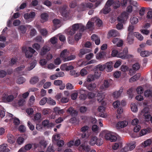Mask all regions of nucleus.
<instances>
[{
    "instance_id": "29",
    "label": "nucleus",
    "mask_w": 152,
    "mask_h": 152,
    "mask_svg": "<svg viewBox=\"0 0 152 152\" xmlns=\"http://www.w3.org/2000/svg\"><path fill=\"white\" fill-rule=\"evenodd\" d=\"M97 140V137L96 136H92L89 141V144L91 145H94L96 143V140Z\"/></svg>"
},
{
    "instance_id": "38",
    "label": "nucleus",
    "mask_w": 152,
    "mask_h": 152,
    "mask_svg": "<svg viewBox=\"0 0 152 152\" xmlns=\"http://www.w3.org/2000/svg\"><path fill=\"white\" fill-rule=\"evenodd\" d=\"M91 21H95L96 24L99 26H100L102 24V20L99 19L97 18H92L91 19Z\"/></svg>"
},
{
    "instance_id": "11",
    "label": "nucleus",
    "mask_w": 152,
    "mask_h": 152,
    "mask_svg": "<svg viewBox=\"0 0 152 152\" xmlns=\"http://www.w3.org/2000/svg\"><path fill=\"white\" fill-rule=\"evenodd\" d=\"M119 35V33L117 31L114 29L110 31L107 34V37L109 38L111 37H115Z\"/></svg>"
},
{
    "instance_id": "39",
    "label": "nucleus",
    "mask_w": 152,
    "mask_h": 152,
    "mask_svg": "<svg viewBox=\"0 0 152 152\" xmlns=\"http://www.w3.org/2000/svg\"><path fill=\"white\" fill-rule=\"evenodd\" d=\"M127 40V42L129 44H132L133 43L134 39L133 38L132 35L131 33H129L128 35Z\"/></svg>"
},
{
    "instance_id": "62",
    "label": "nucleus",
    "mask_w": 152,
    "mask_h": 152,
    "mask_svg": "<svg viewBox=\"0 0 152 152\" xmlns=\"http://www.w3.org/2000/svg\"><path fill=\"white\" fill-rule=\"evenodd\" d=\"M60 22L61 21L60 20L57 19H55L53 21V23L54 25L55 26H58V27L60 26Z\"/></svg>"
},
{
    "instance_id": "17",
    "label": "nucleus",
    "mask_w": 152,
    "mask_h": 152,
    "mask_svg": "<svg viewBox=\"0 0 152 152\" xmlns=\"http://www.w3.org/2000/svg\"><path fill=\"white\" fill-rule=\"evenodd\" d=\"M37 28L43 36L46 37L48 35L47 30L45 28L41 29V26L39 25L36 26Z\"/></svg>"
},
{
    "instance_id": "21",
    "label": "nucleus",
    "mask_w": 152,
    "mask_h": 152,
    "mask_svg": "<svg viewBox=\"0 0 152 152\" xmlns=\"http://www.w3.org/2000/svg\"><path fill=\"white\" fill-rule=\"evenodd\" d=\"M106 53L104 51L100 52L96 55V58L98 60H101L104 58L106 56Z\"/></svg>"
},
{
    "instance_id": "28",
    "label": "nucleus",
    "mask_w": 152,
    "mask_h": 152,
    "mask_svg": "<svg viewBox=\"0 0 152 152\" xmlns=\"http://www.w3.org/2000/svg\"><path fill=\"white\" fill-rule=\"evenodd\" d=\"M40 17L41 22H44L48 20L49 15L47 13H43L41 14Z\"/></svg>"
},
{
    "instance_id": "16",
    "label": "nucleus",
    "mask_w": 152,
    "mask_h": 152,
    "mask_svg": "<svg viewBox=\"0 0 152 152\" xmlns=\"http://www.w3.org/2000/svg\"><path fill=\"white\" fill-rule=\"evenodd\" d=\"M84 26L80 23L75 24L72 26V28L75 30V31L79 28H80L81 30L83 31L84 30Z\"/></svg>"
},
{
    "instance_id": "47",
    "label": "nucleus",
    "mask_w": 152,
    "mask_h": 152,
    "mask_svg": "<svg viewBox=\"0 0 152 152\" xmlns=\"http://www.w3.org/2000/svg\"><path fill=\"white\" fill-rule=\"evenodd\" d=\"M66 34L68 35H72L74 34L75 32V30H74L72 28H69L67 29L66 31Z\"/></svg>"
},
{
    "instance_id": "1",
    "label": "nucleus",
    "mask_w": 152,
    "mask_h": 152,
    "mask_svg": "<svg viewBox=\"0 0 152 152\" xmlns=\"http://www.w3.org/2000/svg\"><path fill=\"white\" fill-rule=\"evenodd\" d=\"M113 6L114 9H116L120 6V3L119 1L115 2L113 0H108L101 12H102L105 14L108 13L110 11V6Z\"/></svg>"
},
{
    "instance_id": "10",
    "label": "nucleus",
    "mask_w": 152,
    "mask_h": 152,
    "mask_svg": "<svg viewBox=\"0 0 152 152\" xmlns=\"http://www.w3.org/2000/svg\"><path fill=\"white\" fill-rule=\"evenodd\" d=\"M50 50V48L49 46L46 45H45L41 50L40 54L41 56H44Z\"/></svg>"
},
{
    "instance_id": "12",
    "label": "nucleus",
    "mask_w": 152,
    "mask_h": 152,
    "mask_svg": "<svg viewBox=\"0 0 152 152\" xmlns=\"http://www.w3.org/2000/svg\"><path fill=\"white\" fill-rule=\"evenodd\" d=\"M35 16V13L34 12H31L29 13H26L24 15V17L26 20L30 19L29 22L32 20Z\"/></svg>"
},
{
    "instance_id": "36",
    "label": "nucleus",
    "mask_w": 152,
    "mask_h": 152,
    "mask_svg": "<svg viewBox=\"0 0 152 152\" xmlns=\"http://www.w3.org/2000/svg\"><path fill=\"white\" fill-rule=\"evenodd\" d=\"M37 63L36 60H34L30 64V66L26 68L28 71H30L33 69Z\"/></svg>"
},
{
    "instance_id": "55",
    "label": "nucleus",
    "mask_w": 152,
    "mask_h": 152,
    "mask_svg": "<svg viewBox=\"0 0 152 152\" xmlns=\"http://www.w3.org/2000/svg\"><path fill=\"white\" fill-rule=\"evenodd\" d=\"M94 21H89L86 25V28L88 29H91L94 26Z\"/></svg>"
},
{
    "instance_id": "49",
    "label": "nucleus",
    "mask_w": 152,
    "mask_h": 152,
    "mask_svg": "<svg viewBox=\"0 0 152 152\" xmlns=\"http://www.w3.org/2000/svg\"><path fill=\"white\" fill-rule=\"evenodd\" d=\"M39 80L38 77H35L32 78L30 80V83L31 84H35Z\"/></svg>"
},
{
    "instance_id": "18",
    "label": "nucleus",
    "mask_w": 152,
    "mask_h": 152,
    "mask_svg": "<svg viewBox=\"0 0 152 152\" xmlns=\"http://www.w3.org/2000/svg\"><path fill=\"white\" fill-rule=\"evenodd\" d=\"M67 7L66 6H65L64 8H61L59 9V12L61 14L64 16L66 17V18L69 19V18L71 17L70 14H66V9Z\"/></svg>"
},
{
    "instance_id": "59",
    "label": "nucleus",
    "mask_w": 152,
    "mask_h": 152,
    "mask_svg": "<svg viewBox=\"0 0 152 152\" xmlns=\"http://www.w3.org/2000/svg\"><path fill=\"white\" fill-rule=\"evenodd\" d=\"M94 76L93 75H89L87 76V81L89 82L93 81L94 80Z\"/></svg>"
},
{
    "instance_id": "19",
    "label": "nucleus",
    "mask_w": 152,
    "mask_h": 152,
    "mask_svg": "<svg viewBox=\"0 0 152 152\" xmlns=\"http://www.w3.org/2000/svg\"><path fill=\"white\" fill-rule=\"evenodd\" d=\"M69 52L67 49L64 50L61 53L60 56L64 62L65 61V59L69 55Z\"/></svg>"
},
{
    "instance_id": "35",
    "label": "nucleus",
    "mask_w": 152,
    "mask_h": 152,
    "mask_svg": "<svg viewBox=\"0 0 152 152\" xmlns=\"http://www.w3.org/2000/svg\"><path fill=\"white\" fill-rule=\"evenodd\" d=\"M130 21L132 24H136L138 22V18L134 16H132L130 18Z\"/></svg>"
},
{
    "instance_id": "51",
    "label": "nucleus",
    "mask_w": 152,
    "mask_h": 152,
    "mask_svg": "<svg viewBox=\"0 0 152 152\" xmlns=\"http://www.w3.org/2000/svg\"><path fill=\"white\" fill-rule=\"evenodd\" d=\"M117 113L118 114V115H117V118H119L121 117V114L123 112V109L121 107H119L117 110Z\"/></svg>"
},
{
    "instance_id": "53",
    "label": "nucleus",
    "mask_w": 152,
    "mask_h": 152,
    "mask_svg": "<svg viewBox=\"0 0 152 152\" xmlns=\"http://www.w3.org/2000/svg\"><path fill=\"white\" fill-rule=\"evenodd\" d=\"M25 66L24 65H22L21 66L18 67L15 69V71L17 73L20 74H21L22 71L24 69Z\"/></svg>"
},
{
    "instance_id": "58",
    "label": "nucleus",
    "mask_w": 152,
    "mask_h": 152,
    "mask_svg": "<svg viewBox=\"0 0 152 152\" xmlns=\"http://www.w3.org/2000/svg\"><path fill=\"white\" fill-rule=\"evenodd\" d=\"M18 29L20 32L24 34L26 32V28L24 26H21L18 27Z\"/></svg>"
},
{
    "instance_id": "44",
    "label": "nucleus",
    "mask_w": 152,
    "mask_h": 152,
    "mask_svg": "<svg viewBox=\"0 0 152 152\" xmlns=\"http://www.w3.org/2000/svg\"><path fill=\"white\" fill-rule=\"evenodd\" d=\"M47 102L48 103V98L45 97L40 100L39 102V104L41 106L44 105Z\"/></svg>"
},
{
    "instance_id": "4",
    "label": "nucleus",
    "mask_w": 152,
    "mask_h": 152,
    "mask_svg": "<svg viewBox=\"0 0 152 152\" xmlns=\"http://www.w3.org/2000/svg\"><path fill=\"white\" fill-rule=\"evenodd\" d=\"M14 99L13 96L12 95H9L8 92L4 93L2 97V100L4 102H11Z\"/></svg>"
},
{
    "instance_id": "61",
    "label": "nucleus",
    "mask_w": 152,
    "mask_h": 152,
    "mask_svg": "<svg viewBox=\"0 0 152 152\" xmlns=\"http://www.w3.org/2000/svg\"><path fill=\"white\" fill-rule=\"evenodd\" d=\"M144 94L145 97L152 96V91L146 90Z\"/></svg>"
},
{
    "instance_id": "43",
    "label": "nucleus",
    "mask_w": 152,
    "mask_h": 152,
    "mask_svg": "<svg viewBox=\"0 0 152 152\" xmlns=\"http://www.w3.org/2000/svg\"><path fill=\"white\" fill-rule=\"evenodd\" d=\"M131 110L134 113H135L138 111V108L137 106L134 103H132L131 104Z\"/></svg>"
},
{
    "instance_id": "56",
    "label": "nucleus",
    "mask_w": 152,
    "mask_h": 152,
    "mask_svg": "<svg viewBox=\"0 0 152 152\" xmlns=\"http://www.w3.org/2000/svg\"><path fill=\"white\" fill-rule=\"evenodd\" d=\"M87 50L88 49H86L83 48L80 49L79 54V56L81 57L83 55L87 53Z\"/></svg>"
},
{
    "instance_id": "9",
    "label": "nucleus",
    "mask_w": 152,
    "mask_h": 152,
    "mask_svg": "<svg viewBox=\"0 0 152 152\" xmlns=\"http://www.w3.org/2000/svg\"><path fill=\"white\" fill-rule=\"evenodd\" d=\"M74 68L73 66L71 65H69L68 63H65L61 65L60 69L62 70L69 71L73 69Z\"/></svg>"
},
{
    "instance_id": "6",
    "label": "nucleus",
    "mask_w": 152,
    "mask_h": 152,
    "mask_svg": "<svg viewBox=\"0 0 152 152\" xmlns=\"http://www.w3.org/2000/svg\"><path fill=\"white\" fill-rule=\"evenodd\" d=\"M34 54L36 55L37 54V53L31 47H29L28 50H26L25 52L26 57L27 58H30L31 57L33 54Z\"/></svg>"
},
{
    "instance_id": "24",
    "label": "nucleus",
    "mask_w": 152,
    "mask_h": 152,
    "mask_svg": "<svg viewBox=\"0 0 152 152\" xmlns=\"http://www.w3.org/2000/svg\"><path fill=\"white\" fill-rule=\"evenodd\" d=\"M78 93L80 94L79 97L80 99L85 100L86 98V91L82 89H80L78 91Z\"/></svg>"
},
{
    "instance_id": "33",
    "label": "nucleus",
    "mask_w": 152,
    "mask_h": 152,
    "mask_svg": "<svg viewBox=\"0 0 152 152\" xmlns=\"http://www.w3.org/2000/svg\"><path fill=\"white\" fill-rule=\"evenodd\" d=\"M140 76V74L139 73L137 74L136 75L132 77L129 80L130 82H133L138 80Z\"/></svg>"
},
{
    "instance_id": "20",
    "label": "nucleus",
    "mask_w": 152,
    "mask_h": 152,
    "mask_svg": "<svg viewBox=\"0 0 152 152\" xmlns=\"http://www.w3.org/2000/svg\"><path fill=\"white\" fill-rule=\"evenodd\" d=\"M123 90V88L121 87L118 91L114 92L113 94L114 98L117 99L121 96Z\"/></svg>"
},
{
    "instance_id": "23",
    "label": "nucleus",
    "mask_w": 152,
    "mask_h": 152,
    "mask_svg": "<svg viewBox=\"0 0 152 152\" xmlns=\"http://www.w3.org/2000/svg\"><path fill=\"white\" fill-rule=\"evenodd\" d=\"M83 85L84 86L86 87L90 91L93 90L96 86V84L95 83H91L87 86L86 82L84 83Z\"/></svg>"
},
{
    "instance_id": "31",
    "label": "nucleus",
    "mask_w": 152,
    "mask_h": 152,
    "mask_svg": "<svg viewBox=\"0 0 152 152\" xmlns=\"http://www.w3.org/2000/svg\"><path fill=\"white\" fill-rule=\"evenodd\" d=\"M67 112L71 114L72 116H76L77 115L78 113L77 111L74 110L72 107H70L68 109Z\"/></svg>"
},
{
    "instance_id": "2",
    "label": "nucleus",
    "mask_w": 152,
    "mask_h": 152,
    "mask_svg": "<svg viewBox=\"0 0 152 152\" xmlns=\"http://www.w3.org/2000/svg\"><path fill=\"white\" fill-rule=\"evenodd\" d=\"M101 134L106 140H109L111 142H115L117 140V137L110 131L107 130L103 131Z\"/></svg>"
},
{
    "instance_id": "7",
    "label": "nucleus",
    "mask_w": 152,
    "mask_h": 152,
    "mask_svg": "<svg viewBox=\"0 0 152 152\" xmlns=\"http://www.w3.org/2000/svg\"><path fill=\"white\" fill-rule=\"evenodd\" d=\"M141 115H143L144 116L145 118L147 121L149 120L151 118V116L149 113V110L147 108H145L141 111L140 113Z\"/></svg>"
},
{
    "instance_id": "26",
    "label": "nucleus",
    "mask_w": 152,
    "mask_h": 152,
    "mask_svg": "<svg viewBox=\"0 0 152 152\" xmlns=\"http://www.w3.org/2000/svg\"><path fill=\"white\" fill-rule=\"evenodd\" d=\"M8 142L11 144L14 143L15 142V138L12 134L9 133L7 135Z\"/></svg>"
},
{
    "instance_id": "45",
    "label": "nucleus",
    "mask_w": 152,
    "mask_h": 152,
    "mask_svg": "<svg viewBox=\"0 0 152 152\" xmlns=\"http://www.w3.org/2000/svg\"><path fill=\"white\" fill-rule=\"evenodd\" d=\"M144 90V86H139L136 89V91L137 94H141L143 92Z\"/></svg>"
},
{
    "instance_id": "37",
    "label": "nucleus",
    "mask_w": 152,
    "mask_h": 152,
    "mask_svg": "<svg viewBox=\"0 0 152 152\" xmlns=\"http://www.w3.org/2000/svg\"><path fill=\"white\" fill-rule=\"evenodd\" d=\"M105 95L103 93H99L97 94V100L99 102H101L104 98Z\"/></svg>"
},
{
    "instance_id": "15",
    "label": "nucleus",
    "mask_w": 152,
    "mask_h": 152,
    "mask_svg": "<svg viewBox=\"0 0 152 152\" xmlns=\"http://www.w3.org/2000/svg\"><path fill=\"white\" fill-rule=\"evenodd\" d=\"M105 69L108 72H110L113 70L112 63L111 62H109L106 63L104 64Z\"/></svg>"
},
{
    "instance_id": "64",
    "label": "nucleus",
    "mask_w": 152,
    "mask_h": 152,
    "mask_svg": "<svg viewBox=\"0 0 152 152\" xmlns=\"http://www.w3.org/2000/svg\"><path fill=\"white\" fill-rule=\"evenodd\" d=\"M34 112L33 109L32 108H29L26 110V113L28 115H32L34 113Z\"/></svg>"
},
{
    "instance_id": "25",
    "label": "nucleus",
    "mask_w": 152,
    "mask_h": 152,
    "mask_svg": "<svg viewBox=\"0 0 152 152\" xmlns=\"http://www.w3.org/2000/svg\"><path fill=\"white\" fill-rule=\"evenodd\" d=\"M89 127L87 126H85L82 127L81 129V132L83 133L82 134V137L83 138H85L86 136V132L88 130Z\"/></svg>"
},
{
    "instance_id": "3",
    "label": "nucleus",
    "mask_w": 152,
    "mask_h": 152,
    "mask_svg": "<svg viewBox=\"0 0 152 152\" xmlns=\"http://www.w3.org/2000/svg\"><path fill=\"white\" fill-rule=\"evenodd\" d=\"M93 7L92 3L90 2H85L82 3L78 8V11H83L85 10L87 8L91 9Z\"/></svg>"
},
{
    "instance_id": "50",
    "label": "nucleus",
    "mask_w": 152,
    "mask_h": 152,
    "mask_svg": "<svg viewBox=\"0 0 152 152\" xmlns=\"http://www.w3.org/2000/svg\"><path fill=\"white\" fill-rule=\"evenodd\" d=\"M48 104L50 105H54L56 104V102L51 98L49 97L48 98Z\"/></svg>"
},
{
    "instance_id": "27",
    "label": "nucleus",
    "mask_w": 152,
    "mask_h": 152,
    "mask_svg": "<svg viewBox=\"0 0 152 152\" xmlns=\"http://www.w3.org/2000/svg\"><path fill=\"white\" fill-rule=\"evenodd\" d=\"M110 86V84L108 80H104L103 83L100 87V89L103 91L105 90Z\"/></svg>"
},
{
    "instance_id": "41",
    "label": "nucleus",
    "mask_w": 152,
    "mask_h": 152,
    "mask_svg": "<svg viewBox=\"0 0 152 152\" xmlns=\"http://www.w3.org/2000/svg\"><path fill=\"white\" fill-rule=\"evenodd\" d=\"M151 142V140L148 139L142 143V146L143 147L145 148L150 145Z\"/></svg>"
},
{
    "instance_id": "34",
    "label": "nucleus",
    "mask_w": 152,
    "mask_h": 152,
    "mask_svg": "<svg viewBox=\"0 0 152 152\" xmlns=\"http://www.w3.org/2000/svg\"><path fill=\"white\" fill-rule=\"evenodd\" d=\"M118 51L116 50H113L112 52L111 56L113 57H116L118 58H123V56L121 55V54H118Z\"/></svg>"
},
{
    "instance_id": "30",
    "label": "nucleus",
    "mask_w": 152,
    "mask_h": 152,
    "mask_svg": "<svg viewBox=\"0 0 152 152\" xmlns=\"http://www.w3.org/2000/svg\"><path fill=\"white\" fill-rule=\"evenodd\" d=\"M150 132V129L148 128L144 129H142L140 132V135L142 136Z\"/></svg>"
},
{
    "instance_id": "52",
    "label": "nucleus",
    "mask_w": 152,
    "mask_h": 152,
    "mask_svg": "<svg viewBox=\"0 0 152 152\" xmlns=\"http://www.w3.org/2000/svg\"><path fill=\"white\" fill-rule=\"evenodd\" d=\"M76 58V56L74 55H71L69 56H68L65 59V62L66 61H69L72 60Z\"/></svg>"
},
{
    "instance_id": "8",
    "label": "nucleus",
    "mask_w": 152,
    "mask_h": 152,
    "mask_svg": "<svg viewBox=\"0 0 152 152\" xmlns=\"http://www.w3.org/2000/svg\"><path fill=\"white\" fill-rule=\"evenodd\" d=\"M128 17V14L126 12H124L117 19L119 21L124 23L125 20H127Z\"/></svg>"
},
{
    "instance_id": "48",
    "label": "nucleus",
    "mask_w": 152,
    "mask_h": 152,
    "mask_svg": "<svg viewBox=\"0 0 152 152\" xmlns=\"http://www.w3.org/2000/svg\"><path fill=\"white\" fill-rule=\"evenodd\" d=\"M150 54V52L148 51H143L140 53V56L144 57L149 56Z\"/></svg>"
},
{
    "instance_id": "60",
    "label": "nucleus",
    "mask_w": 152,
    "mask_h": 152,
    "mask_svg": "<svg viewBox=\"0 0 152 152\" xmlns=\"http://www.w3.org/2000/svg\"><path fill=\"white\" fill-rule=\"evenodd\" d=\"M25 79L23 77H20L17 80V82L19 84H22L25 82Z\"/></svg>"
},
{
    "instance_id": "42",
    "label": "nucleus",
    "mask_w": 152,
    "mask_h": 152,
    "mask_svg": "<svg viewBox=\"0 0 152 152\" xmlns=\"http://www.w3.org/2000/svg\"><path fill=\"white\" fill-rule=\"evenodd\" d=\"M91 2H96L93 9H95L98 7L101 3L102 0H89Z\"/></svg>"
},
{
    "instance_id": "5",
    "label": "nucleus",
    "mask_w": 152,
    "mask_h": 152,
    "mask_svg": "<svg viewBox=\"0 0 152 152\" xmlns=\"http://www.w3.org/2000/svg\"><path fill=\"white\" fill-rule=\"evenodd\" d=\"M13 115L10 114L8 113L7 115V116L8 117L10 118H7L5 120L6 122H8L9 120H13V123L15 125H18L20 123V121L18 118H12Z\"/></svg>"
},
{
    "instance_id": "13",
    "label": "nucleus",
    "mask_w": 152,
    "mask_h": 152,
    "mask_svg": "<svg viewBox=\"0 0 152 152\" xmlns=\"http://www.w3.org/2000/svg\"><path fill=\"white\" fill-rule=\"evenodd\" d=\"M42 125L44 127L48 128H51L55 126V124L52 123H49L48 120H45L42 121Z\"/></svg>"
},
{
    "instance_id": "14",
    "label": "nucleus",
    "mask_w": 152,
    "mask_h": 152,
    "mask_svg": "<svg viewBox=\"0 0 152 152\" xmlns=\"http://www.w3.org/2000/svg\"><path fill=\"white\" fill-rule=\"evenodd\" d=\"M128 123L126 121H123L118 122L116 125V127L117 129L120 128H124L126 127L128 124Z\"/></svg>"
},
{
    "instance_id": "63",
    "label": "nucleus",
    "mask_w": 152,
    "mask_h": 152,
    "mask_svg": "<svg viewBox=\"0 0 152 152\" xmlns=\"http://www.w3.org/2000/svg\"><path fill=\"white\" fill-rule=\"evenodd\" d=\"M140 67V65L138 63H136L133 65L132 68L134 70L137 71L138 70Z\"/></svg>"
},
{
    "instance_id": "32",
    "label": "nucleus",
    "mask_w": 152,
    "mask_h": 152,
    "mask_svg": "<svg viewBox=\"0 0 152 152\" xmlns=\"http://www.w3.org/2000/svg\"><path fill=\"white\" fill-rule=\"evenodd\" d=\"M95 69L96 70L101 71H103L105 69L104 64H99L95 66Z\"/></svg>"
},
{
    "instance_id": "54",
    "label": "nucleus",
    "mask_w": 152,
    "mask_h": 152,
    "mask_svg": "<svg viewBox=\"0 0 152 152\" xmlns=\"http://www.w3.org/2000/svg\"><path fill=\"white\" fill-rule=\"evenodd\" d=\"M41 114L37 113L35 114L34 116V121H38L40 119L41 117Z\"/></svg>"
},
{
    "instance_id": "57",
    "label": "nucleus",
    "mask_w": 152,
    "mask_h": 152,
    "mask_svg": "<svg viewBox=\"0 0 152 152\" xmlns=\"http://www.w3.org/2000/svg\"><path fill=\"white\" fill-rule=\"evenodd\" d=\"M69 74L70 75L73 76L74 77H77L80 75L79 72H76L75 70L70 71Z\"/></svg>"
},
{
    "instance_id": "46",
    "label": "nucleus",
    "mask_w": 152,
    "mask_h": 152,
    "mask_svg": "<svg viewBox=\"0 0 152 152\" xmlns=\"http://www.w3.org/2000/svg\"><path fill=\"white\" fill-rule=\"evenodd\" d=\"M136 37L140 41L142 40L143 39V37L139 33L135 32L134 34Z\"/></svg>"
},
{
    "instance_id": "22",
    "label": "nucleus",
    "mask_w": 152,
    "mask_h": 152,
    "mask_svg": "<svg viewBox=\"0 0 152 152\" xmlns=\"http://www.w3.org/2000/svg\"><path fill=\"white\" fill-rule=\"evenodd\" d=\"M8 146L6 144H3L0 145V152H10V150L7 147Z\"/></svg>"
},
{
    "instance_id": "40",
    "label": "nucleus",
    "mask_w": 152,
    "mask_h": 152,
    "mask_svg": "<svg viewBox=\"0 0 152 152\" xmlns=\"http://www.w3.org/2000/svg\"><path fill=\"white\" fill-rule=\"evenodd\" d=\"M39 143L41 145L43 146L44 148H45L47 144V142L45 140L44 137H41V140L39 141Z\"/></svg>"
}]
</instances>
